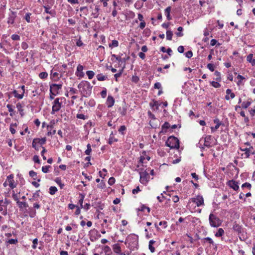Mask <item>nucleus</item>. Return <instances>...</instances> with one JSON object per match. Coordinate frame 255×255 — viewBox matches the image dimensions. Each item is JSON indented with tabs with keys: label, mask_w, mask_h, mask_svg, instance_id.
Here are the masks:
<instances>
[{
	"label": "nucleus",
	"mask_w": 255,
	"mask_h": 255,
	"mask_svg": "<svg viewBox=\"0 0 255 255\" xmlns=\"http://www.w3.org/2000/svg\"><path fill=\"white\" fill-rule=\"evenodd\" d=\"M61 104L59 102V99L56 98L53 102L51 114H54L55 112H58L61 108Z\"/></svg>",
	"instance_id": "obj_8"
},
{
	"label": "nucleus",
	"mask_w": 255,
	"mask_h": 255,
	"mask_svg": "<svg viewBox=\"0 0 255 255\" xmlns=\"http://www.w3.org/2000/svg\"><path fill=\"white\" fill-rule=\"evenodd\" d=\"M228 185L235 191L238 190L239 188L238 182L234 180H230L228 182Z\"/></svg>",
	"instance_id": "obj_12"
},
{
	"label": "nucleus",
	"mask_w": 255,
	"mask_h": 255,
	"mask_svg": "<svg viewBox=\"0 0 255 255\" xmlns=\"http://www.w3.org/2000/svg\"><path fill=\"white\" fill-rule=\"evenodd\" d=\"M214 74L216 76V80L220 81L221 79L220 77V73L217 71H216Z\"/></svg>",
	"instance_id": "obj_43"
},
{
	"label": "nucleus",
	"mask_w": 255,
	"mask_h": 255,
	"mask_svg": "<svg viewBox=\"0 0 255 255\" xmlns=\"http://www.w3.org/2000/svg\"><path fill=\"white\" fill-rule=\"evenodd\" d=\"M170 127V126L168 122H165L162 126V130L160 131V132H162L163 133H165L167 132V129Z\"/></svg>",
	"instance_id": "obj_19"
},
{
	"label": "nucleus",
	"mask_w": 255,
	"mask_h": 255,
	"mask_svg": "<svg viewBox=\"0 0 255 255\" xmlns=\"http://www.w3.org/2000/svg\"><path fill=\"white\" fill-rule=\"evenodd\" d=\"M224 234V231L223 229L220 228L218 229V232L216 233L215 236L217 237H222Z\"/></svg>",
	"instance_id": "obj_28"
},
{
	"label": "nucleus",
	"mask_w": 255,
	"mask_h": 255,
	"mask_svg": "<svg viewBox=\"0 0 255 255\" xmlns=\"http://www.w3.org/2000/svg\"><path fill=\"white\" fill-rule=\"evenodd\" d=\"M162 103H159L158 101L153 100L152 102L149 103V106L151 107L154 110H158L159 107L161 106Z\"/></svg>",
	"instance_id": "obj_11"
},
{
	"label": "nucleus",
	"mask_w": 255,
	"mask_h": 255,
	"mask_svg": "<svg viewBox=\"0 0 255 255\" xmlns=\"http://www.w3.org/2000/svg\"><path fill=\"white\" fill-rule=\"evenodd\" d=\"M204 241H206L207 242H208L209 244H213L214 242L213 241L212 239L209 237H206L204 239Z\"/></svg>",
	"instance_id": "obj_53"
},
{
	"label": "nucleus",
	"mask_w": 255,
	"mask_h": 255,
	"mask_svg": "<svg viewBox=\"0 0 255 255\" xmlns=\"http://www.w3.org/2000/svg\"><path fill=\"white\" fill-rule=\"evenodd\" d=\"M33 245L32 246V248L33 249H35L36 248V245L38 243V240L37 239H34L32 241Z\"/></svg>",
	"instance_id": "obj_47"
},
{
	"label": "nucleus",
	"mask_w": 255,
	"mask_h": 255,
	"mask_svg": "<svg viewBox=\"0 0 255 255\" xmlns=\"http://www.w3.org/2000/svg\"><path fill=\"white\" fill-rule=\"evenodd\" d=\"M16 108H17L18 111L20 112L21 116H22L23 115V109H22L21 104L18 103L16 104Z\"/></svg>",
	"instance_id": "obj_25"
},
{
	"label": "nucleus",
	"mask_w": 255,
	"mask_h": 255,
	"mask_svg": "<svg viewBox=\"0 0 255 255\" xmlns=\"http://www.w3.org/2000/svg\"><path fill=\"white\" fill-rule=\"evenodd\" d=\"M115 103V100L114 98L112 96H108L107 101H106V104L108 108H111L114 105Z\"/></svg>",
	"instance_id": "obj_14"
},
{
	"label": "nucleus",
	"mask_w": 255,
	"mask_h": 255,
	"mask_svg": "<svg viewBox=\"0 0 255 255\" xmlns=\"http://www.w3.org/2000/svg\"><path fill=\"white\" fill-rule=\"evenodd\" d=\"M44 7L45 8V12L46 13L51 14L52 16H54L55 13L53 10H49V7L48 6H45Z\"/></svg>",
	"instance_id": "obj_30"
},
{
	"label": "nucleus",
	"mask_w": 255,
	"mask_h": 255,
	"mask_svg": "<svg viewBox=\"0 0 255 255\" xmlns=\"http://www.w3.org/2000/svg\"><path fill=\"white\" fill-rule=\"evenodd\" d=\"M18 241L17 239H10L8 241L7 243H8L10 244H16L17 243Z\"/></svg>",
	"instance_id": "obj_49"
},
{
	"label": "nucleus",
	"mask_w": 255,
	"mask_h": 255,
	"mask_svg": "<svg viewBox=\"0 0 255 255\" xmlns=\"http://www.w3.org/2000/svg\"><path fill=\"white\" fill-rule=\"evenodd\" d=\"M185 55L187 58H190L192 56L193 53L191 51H188L186 52Z\"/></svg>",
	"instance_id": "obj_56"
},
{
	"label": "nucleus",
	"mask_w": 255,
	"mask_h": 255,
	"mask_svg": "<svg viewBox=\"0 0 255 255\" xmlns=\"http://www.w3.org/2000/svg\"><path fill=\"white\" fill-rule=\"evenodd\" d=\"M46 140V139L45 137L42 138H36L34 139V142H37L40 145H43L45 143Z\"/></svg>",
	"instance_id": "obj_21"
},
{
	"label": "nucleus",
	"mask_w": 255,
	"mask_h": 255,
	"mask_svg": "<svg viewBox=\"0 0 255 255\" xmlns=\"http://www.w3.org/2000/svg\"><path fill=\"white\" fill-rule=\"evenodd\" d=\"M11 39L13 40H19L20 39V36L17 34H13L11 35Z\"/></svg>",
	"instance_id": "obj_48"
},
{
	"label": "nucleus",
	"mask_w": 255,
	"mask_h": 255,
	"mask_svg": "<svg viewBox=\"0 0 255 255\" xmlns=\"http://www.w3.org/2000/svg\"><path fill=\"white\" fill-rule=\"evenodd\" d=\"M211 137H212L211 135H207L204 138V146L208 147H210L211 146V142H210Z\"/></svg>",
	"instance_id": "obj_16"
},
{
	"label": "nucleus",
	"mask_w": 255,
	"mask_h": 255,
	"mask_svg": "<svg viewBox=\"0 0 255 255\" xmlns=\"http://www.w3.org/2000/svg\"><path fill=\"white\" fill-rule=\"evenodd\" d=\"M87 149L85 151V153L86 155H90V154L92 151L90 144H88V145H87Z\"/></svg>",
	"instance_id": "obj_37"
},
{
	"label": "nucleus",
	"mask_w": 255,
	"mask_h": 255,
	"mask_svg": "<svg viewBox=\"0 0 255 255\" xmlns=\"http://www.w3.org/2000/svg\"><path fill=\"white\" fill-rule=\"evenodd\" d=\"M253 54H250L247 57V60L251 63L253 66L255 65V59H253Z\"/></svg>",
	"instance_id": "obj_22"
},
{
	"label": "nucleus",
	"mask_w": 255,
	"mask_h": 255,
	"mask_svg": "<svg viewBox=\"0 0 255 255\" xmlns=\"http://www.w3.org/2000/svg\"><path fill=\"white\" fill-rule=\"evenodd\" d=\"M207 68L212 72H213L215 70V66L213 64L211 63L207 65Z\"/></svg>",
	"instance_id": "obj_44"
},
{
	"label": "nucleus",
	"mask_w": 255,
	"mask_h": 255,
	"mask_svg": "<svg viewBox=\"0 0 255 255\" xmlns=\"http://www.w3.org/2000/svg\"><path fill=\"white\" fill-rule=\"evenodd\" d=\"M83 66L81 65H79L77 67V72L76 75L77 76L80 77L81 78L83 77L84 75V73L83 72Z\"/></svg>",
	"instance_id": "obj_15"
},
{
	"label": "nucleus",
	"mask_w": 255,
	"mask_h": 255,
	"mask_svg": "<svg viewBox=\"0 0 255 255\" xmlns=\"http://www.w3.org/2000/svg\"><path fill=\"white\" fill-rule=\"evenodd\" d=\"M100 9L98 7V6H96L94 10V11L92 12V14L94 16L95 18H97L99 15V11Z\"/></svg>",
	"instance_id": "obj_26"
},
{
	"label": "nucleus",
	"mask_w": 255,
	"mask_h": 255,
	"mask_svg": "<svg viewBox=\"0 0 255 255\" xmlns=\"http://www.w3.org/2000/svg\"><path fill=\"white\" fill-rule=\"evenodd\" d=\"M117 141H118V139L117 138H115L111 135L109 139L108 143L110 144H112L114 142Z\"/></svg>",
	"instance_id": "obj_40"
},
{
	"label": "nucleus",
	"mask_w": 255,
	"mask_h": 255,
	"mask_svg": "<svg viewBox=\"0 0 255 255\" xmlns=\"http://www.w3.org/2000/svg\"><path fill=\"white\" fill-rule=\"evenodd\" d=\"M138 240V237L137 236L134 234L129 235L127 238L125 244H128V247L130 250L133 251L135 249H137Z\"/></svg>",
	"instance_id": "obj_2"
},
{
	"label": "nucleus",
	"mask_w": 255,
	"mask_h": 255,
	"mask_svg": "<svg viewBox=\"0 0 255 255\" xmlns=\"http://www.w3.org/2000/svg\"><path fill=\"white\" fill-rule=\"evenodd\" d=\"M12 197L13 198V199L16 201V203L18 202V201H19V199H18V195L15 194V193H13L12 194Z\"/></svg>",
	"instance_id": "obj_55"
},
{
	"label": "nucleus",
	"mask_w": 255,
	"mask_h": 255,
	"mask_svg": "<svg viewBox=\"0 0 255 255\" xmlns=\"http://www.w3.org/2000/svg\"><path fill=\"white\" fill-rule=\"evenodd\" d=\"M148 174L145 171L140 173V182L142 184H145L148 181Z\"/></svg>",
	"instance_id": "obj_9"
},
{
	"label": "nucleus",
	"mask_w": 255,
	"mask_h": 255,
	"mask_svg": "<svg viewBox=\"0 0 255 255\" xmlns=\"http://www.w3.org/2000/svg\"><path fill=\"white\" fill-rule=\"evenodd\" d=\"M7 181L8 182L9 186L11 189L16 187V184H14V180H7Z\"/></svg>",
	"instance_id": "obj_35"
},
{
	"label": "nucleus",
	"mask_w": 255,
	"mask_h": 255,
	"mask_svg": "<svg viewBox=\"0 0 255 255\" xmlns=\"http://www.w3.org/2000/svg\"><path fill=\"white\" fill-rule=\"evenodd\" d=\"M49 168H51V166L50 165L43 166L42 167V171L44 173H48L49 171L48 169Z\"/></svg>",
	"instance_id": "obj_38"
},
{
	"label": "nucleus",
	"mask_w": 255,
	"mask_h": 255,
	"mask_svg": "<svg viewBox=\"0 0 255 255\" xmlns=\"http://www.w3.org/2000/svg\"><path fill=\"white\" fill-rule=\"evenodd\" d=\"M101 96L102 98H104L106 97V95H107V90L106 89H105L104 90H103L101 92Z\"/></svg>",
	"instance_id": "obj_62"
},
{
	"label": "nucleus",
	"mask_w": 255,
	"mask_h": 255,
	"mask_svg": "<svg viewBox=\"0 0 255 255\" xmlns=\"http://www.w3.org/2000/svg\"><path fill=\"white\" fill-rule=\"evenodd\" d=\"M47 76H48V74L46 72H41L39 74V78L42 79L46 78L47 77Z\"/></svg>",
	"instance_id": "obj_34"
},
{
	"label": "nucleus",
	"mask_w": 255,
	"mask_h": 255,
	"mask_svg": "<svg viewBox=\"0 0 255 255\" xmlns=\"http://www.w3.org/2000/svg\"><path fill=\"white\" fill-rule=\"evenodd\" d=\"M159 226H162L163 229H165L167 226V223L166 221H161L159 223Z\"/></svg>",
	"instance_id": "obj_45"
},
{
	"label": "nucleus",
	"mask_w": 255,
	"mask_h": 255,
	"mask_svg": "<svg viewBox=\"0 0 255 255\" xmlns=\"http://www.w3.org/2000/svg\"><path fill=\"white\" fill-rule=\"evenodd\" d=\"M107 77L104 75H103L102 74H99L97 75V78L98 80L100 81H104L106 79Z\"/></svg>",
	"instance_id": "obj_29"
},
{
	"label": "nucleus",
	"mask_w": 255,
	"mask_h": 255,
	"mask_svg": "<svg viewBox=\"0 0 255 255\" xmlns=\"http://www.w3.org/2000/svg\"><path fill=\"white\" fill-rule=\"evenodd\" d=\"M17 204L20 208L22 207L27 208L28 207V204L25 202L18 201Z\"/></svg>",
	"instance_id": "obj_24"
},
{
	"label": "nucleus",
	"mask_w": 255,
	"mask_h": 255,
	"mask_svg": "<svg viewBox=\"0 0 255 255\" xmlns=\"http://www.w3.org/2000/svg\"><path fill=\"white\" fill-rule=\"evenodd\" d=\"M173 35V32L171 30H167L166 31V38L167 40H171Z\"/></svg>",
	"instance_id": "obj_31"
},
{
	"label": "nucleus",
	"mask_w": 255,
	"mask_h": 255,
	"mask_svg": "<svg viewBox=\"0 0 255 255\" xmlns=\"http://www.w3.org/2000/svg\"><path fill=\"white\" fill-rule=\"evenodd\" d=\"M86 74L87 75L89 79H91L93 78L95 73L93 71H87L86 72Z\"/></svg>",
	"instance_id": "obj_33"
},
{
	"label": "nucleus",
	"mask_w": 255,
	"mask_h": 255,
	"mask_svg": "<svg viewBox=\"0 0 255 255\" xmlns=\"http://www.w3.org/2000/svg\"><path fill=\"white\" fill-rule=\"evenodd\" d=\"M242 188H245V187H247V188H251V184L249 183H244L242 185Z\"/></svg>",
	"instance_id": "obj_58"
},
{
	"label": "nucleus",
	"mask_w": 255,
	"mask_h": 255,
	"mask_svg": "<svg viewBox=\"0 0 255 255\" xmlns=\"http://www.w3.org/2000/svg\"><path fill=\"white\" fill-rule=\"evenodd\" d=\"M139 78L136 76H133L131 78V80L134 83H137L139 81Z\"/></svg>",
	"instance_id": "obj_50"
},
{
	"label": "nucleus",
	"mask_w": 255,
	"mask_h": 255,
	"mask_svg": "<svg viewBox=\"0 0 255 255\" xmlns=\"http://www.w3.org/2000/svg\"><path fill=\"white\" fill-rule=\"evenodd\" d=\"M242 150L245 151L244 155L245 157L246 158H248L251 154H253L254 153L253 148L252 147L250 148H246L244 149H242Z\"/></svg>",
	"instance_id": "obj_10"
},
{
	"label": "nucleus",
	"mask_w": 255,
	"mask_h": 255,
	"mask_svg": "<svg viewBox=\"0 0 255 255\" xmlns=\"http://www.w3.org/2000/svg\"><path fill=\"white\" fill-rule=\"evenodd\" d=\"M62 88L61 84H53L50 86V93L54 96L58 94V90Z\"/></svg>",
	"instance_id": "obj_6"
},
{
	"label": "nucleus",
	"mask_w": 255,
	"mask_h": 255,
	"mask_svg": "<svg viewBox=\"0 0 255 255\" xmlns=\"http://www.w3.org/2000/svg\"><path fill=\"white\" fill-rule=\"evenodd\" d=\"M33 160L36 162V163H40V160L39 159V157H38V156L37 155H34L33 157Z\"/></svg>",
	"instance_id": "obj_60"
},
{
	"label": "nucleus",
	"mask_w": 255,
	"mask_h": 255,
	"mask_svg": "<svg viewBox=\"0 0 255 255\" xmlns=\"http://www.w3.org/2000/svg\"><path fill=\"white\" fill-rule=\"evenodd\" d=\"M20 89L19 91L14 90L13 91V94L15 98H17L19 99H21L23 98L24 96V93L25 92V86H21L18 88Z\"/></svg>",
	"instance_id": "obj_5"
},
{
	"label": "nucleus",
	"mask_w": 255,
	"mask_h": 255,
	"mask_svg": "<svg viewBox=\"0 0 255 255\" xmlns=\"http://www.w3.org/2000/svg\"><path fill=\"white\" fill-rule=\"evenodd\" d=\"M15 17V13L13 12H12L11 13L9 14V17L8 18V23L13 24L14 21Z\"/></svg>",
	"instance_id": "obj_20"
},
{
	"label": "nucleus",
	"mask_w": 255,
	"mask_h": 255,
	"mask_svg": "<svg viewBox=\"0 0 255 255\" xmlns=\"http://www.w3.org/2000/svg\"><path fill=\"white\" fill-rule=\"evenodd\" d=\"M171 7L168 6L165 9V13L166 15L167 18L168 20H171V17L170 15V12L171 11Z\"/></svg>",
	"instance_id": "obj_23"
},
{
	"label": "nucleus",
	"mask_w": 255,
	"mask_h": 255,
	"mask_svg": "<svg viewBox=\"0 0 255 255\" xmlns=\"http://www.w3.org/2000/svg\"><path fill=\"white\" fill-rule=\"evenodd\" d=\"M190 200L195 203L198 207L204 205V199L201 195H198L196 197L191 199Z\"/></svg>",
	"instance_id": "obj_7"
},
{
	"label": "nucleus",
	"mask_w": 255,
	"mask_h": 255,
	"mask_svg": "<svg viewBox=\"0 0 255 255\" xmlns=\"http://www.w3.org/2000/svg\"><path fill=\"white\" fill-rule=\"evenodd\" d=\"M214 123L216 124V126H215V127L211 128V131L213 132L216 131L217 129H218L219 127L223 125V124L220 121L219 119L218 118L215 119L214 120Z\"/></svg>",
	"instance_id": "obj_13"
},
{
	"label": "nucleus",
	"mask_w": 255,
	"mask_h": 255,
	"mask_svg": "<svg viewBox=\"0 0 255 255\" xmlns=\"http://www.w3.org/2000/svg\"><path fill=\"white\" fill-rule=\"evenodd\" d=\"M210 83L215 88H219L221 86V85L218 82L212 81Z\"/></svg>",
	"instance_id": "obj_39"
},
{
	"label": "nucleus",
	"mask_w": 255,
	"mask_h": 255,
	"mask_svg": "<svg viewBox=\"0 0 255 255\" xmlns=\"http://www.w3.org/2000/svg\"><path fill=\"white\" fill-rule=\"evenodd\" d=\"M76 117L78 119L85 120L86 119V116L82 114H78L76 115Z\"/></svg>",
	"instance_id": "obj_46"
},
{
	"label": "nucleus",
	"mask_w": 255,
	"mask_h": 255,
	"mask_svg": "<svg viewBox=\"0 0 255 255\" xmlns=\"http://www.w3.org/2000/svg\"><path fill=\"white\" fill-rule=\"evenodd\" d=\"M166 145L167 146L171 148H179V139L173 136H171L168 137L166 141Z\"/></svg>",
	"instance_id": "obj_3"
},
{
	"label": "nucleus",
	"mask_w": 255,
	"mask_h": 255,
	"mask_svg": "<svg viewBox=\"0 0 255 255\" xmlns=\"http://www.w3.org/2000/svg\"><path fill=\"white\" fill-rule=\"evenodd\" d=\"M29 175L30 177L34 178L36 176V173L32 170H31L29 172Z\"/></svg>",
	"instance_id": "obj_64"
},
{
	"label": "nucleus",
	"mask_w": 255,
	"mask_h": 255,
	"mask_svg": "<svg viewBox=\"0 0 255 255\" xmlns=\"http://www.w3.org/2000/svg\"><path fill=\"white\" fill-rule=\"evenodd\" d=\"M28 44L26 42H23L21 43V47L23 50L26 49L28 48Z\"/></svg>",
	"instance_id": "obj_59"
},
{
	"label": "nucleus",
	"mask_w": 255,
	"mask_h": 255,
	"mask_svg": "<svg viewBox=\"0 0 255 255\" xmlns=\"http://www.w3.org/2000/svg\"><path fill=\"white\" fill-rule=\"evenodd\" d=\"M172 200L174 203H177L179 201V198L177 196H173L172 198Z\"/></svg>",
	"instance_id": "obj_63"
},
{
	"label": "nucleus",
	"mask_w": 255,
	"mask_h": 255,
	"mask_svg": "<svg viewBox=\"0 0 255 255\" xmlns=\"http://www.w3.org/2000/svg\"><path fill=\"white\" fill-rule=\"evenodd\" d=\"M57 191V188L55 186H51L49 188V193L54 195Z\"/></svg>",
	"instance_id": "obj_32"
},
{
	"label": "nucleus",
	"mask_w": 255,
	"mask_h": 255,
	"mask_svg": "<svg viewBox=\"0 0 255 255\" xmlns=\"http://www.w3.org/2000/svg\"><path fill=\"white\" fill-rule=\"evenodd\" d=\"M113 56H114L116 58V59L119 62H126V60L127 59V58L122 59L120 56H116L115 55H114Z\"/></svg>",
	"instance_id": "obj_42"
},
{
	"label": "nucleus",
	"mask_w": 255,
	"mask_h": 255,
	"mask_svg": "<svg viewBox=\"0 0 255 255\" xmlns=\"http://www.w3.org/2000/svg\"><path fill=\"white\" fill-rule=\"evenodd\" d=\"M113 249L114 252L116 254L120 255L121 253V247L118 244H116L113 245Z\"/></svg>",
	"instance_id": "obj_18"
},
{
	"label": "nucleus",
	"mask_w": 255,
	"mask_h": 255,
	"mask_svg": "<svg viewBox=\"0 0 255 255\" xmlns=\"http://www.w3.org/2000/svg\"><path fill=\"white\" fill-rule=\"evenodd\" d=\"M78 88L83 96L88 97L90 95L92 86L89 82L82 81L78 85Z\"/></svg>",
	"instance_id": "obj_1"
},
{
	"label": "nucleus",
	"mask_w": 255,
	"mask_h": 255,
	"mask_svg": "<svg viewBox=\"0 0 255 255\" xmlns=\"http://www.w3.org/2000/svg\"><path fill=\"white\" fill-rule=\"evenodd\" d=\"M123 70H121L119 73H116L114 75V77H115L116 81H117L118 78L120 77L121 76L123 73Z\"/></svg>",
	"instance_id": "obj_54"
},
{
	"label": "nucleus",
	"mask_w": 255,
	"mask_h": 255,
	"mask_svg": "<svg viewBox=\"0 0 255 255\" xmlns=\"http://www.w3.org/2000/svg\"><path fill=\"white\" fill-rule=\"evenodd\" d=\"M177 50L180 53H182L184 52V48L183 46H179L178 47V49H177Z\"/></svg>",
	"instance_id": "obj_61"
},
{
	"label": "nucleus",
	"mask_w": 255,
	"mask_h": 255,
	"mask_svg": "<svg viewBox=\"0 0 255 255\" xmlns=\"http://www.w3.org/2000/svg\"><path fill=\"white\" fill-rule=\"evenodd\" d=\"M209 221L210 226L213 227L217 228L222 224L221 220L212 213H211L209 215Z\"/></svg>",
	"instance_id": "obj_4"
},
{
	"label": "nucleus",
	"mask_w": 255,
	"mask_h": 255,
	"mask_svg": "<svg viewBox=\"0 0 255 255\" xmlns=\"http://www.w3.org/2000/svg\"><path fill=\"white\" fill-rule=\"evenodd\" d=\"M126 129V127L125 126H122L119 129V131L124 134L123 131Z\"/></svg>",
	"instance_id": "obj_52"
},
{
	"label": "nucleus",
	"mask_w": 255,
	"mask_h": 255,
	"mask_svg": "<svg viewBox=\"0 0 255 255\" xmlns=\"http://www.w3.org/2000/svg\"><path fill=\"white\" fill-rule=\"evenodd\" d=\"M234 231L238 232V233H241L243 232V228L241 226L235 223L233 227Z\"/></svg>",
	"instance_id": "obj_17"
},
{
	"label": "nucleus",
	"mask_w": 255,
	"mask_h": 255,
	"mask_svg": "<svg viewBox=\"0 0 255 255\" xmlns=\"http://www.w3.org/2000/svg\"><path fill=\"white\" fill-rule=\"evenodd\" d=\"M154 87L155 89H160L161 88V85L159 82H156L154 84Z\"/></svg>",
	"instance_id": "obj_57"
},
{
	"label": "nucleus",
	"mask_w": 255,
	"mask_h": 255,
	"mask_svg": "<svg viewBox=\"0 0 255 255\" xmlns=\"http://www.w3.org/2000/svg\"><path fill=\"white\" fill-rule=\"evenodd\" d=\"M115 179L113 177H111L109 179L108 183L110 185H113L115 182Z\"/></svg>",
	"instance_id": "obj_41"
},
{
	"label": "nucleus",
	"mask_w": 255,
	"mask_h": 255,
	"mask_svg": "<svg viewBox=\"0 0 255 255\" xmlns=\"http://www.w3.org/2000/svg\"><path fill=\"white\" fill-rule=\"evenodd\" d=\"M251 102H243L242 104V107L244 109H247L251 105Z\"/></svg>",
	"instance_id": "obj_36"
},
{
	"label": "nucleus",
	"mask_w": 255,
	"mask_h": 255,
	"mask_svg": "<svg viewBox=\"0 0 255 255\" xmlns=\"http://www.w3.org/2000/svg\"><path fill=\"white\" fill-rule=\"evenodd\" d=\"M30 13H27L25 15V19L26 20L27 22H30Z\"/></svg>",
	"instance_id": "obj_51"
},
{
	"label": "nucleus",
	"mask_w": 255,
	"mask_h": 255,
	"mask_svg": "<svg viewBox=\"0 0 255 255\" xmlns=\"http://www.w3.org/2000/svg\"><path fill=\"white\" fill-rule=\"evenodd\" d=\"M103 250L104 253L108 255H109L111 253V248L108 246H104Z\"/></svg>",
	"instance_id": "obj_27"
}]
</instances>
